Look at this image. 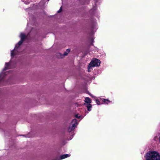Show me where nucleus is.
<instances>
[{"instance_id":"nucleus-10","label":"nucleus","mask_w":160,"mask_h":160,"mask_svg":"<svg viewBox=\"0 0 160 160\" xmlns=\"http://www.w3.org/2000/svg\"><path fill=\"white\" fill-rule=\"evenodd\" d=\"M70 49H67L66 51L63 54V55H62V56H66L69 53V52H70Z\"/></svg>"},{"instance_id":"nucleus-1","label":"nucleus","mask_w":160,"mask_h":160,"mask_svg":"<svg viewBox=\"0 0 160 160\" xmlns=\"http://www.w3.org/2000/svg\"><path fill=\"white\" fill-rule=\"evenodd\" d=\"M20 37L21 39V40L16 45L14 50L11 51V59L14 57L16 58L17 55L19 54L21 52L20 46L24 39L26 38V36L24 33H22L20 34Z\"/></svg>"},{"instance_id":"nucleus-3","label":"nucleus","mask_w":160,"mask_h":160,"mask_svg":"<svg viewBox=\"0 0 160 160\" xmlns=\"http://www.w3.org/2000/svg\"><path fill=\"white\" fill-rule=\"evenodd\" d=\"M100 64V61L98 59H95L92 60L88 67V72L91 71V68L92 67H98L99 66Z\"/></svg>"},{"instance_id":"nucleus-5","label":"nucleus","mask_w":160,"mask_h":160,"mask_svg":"<svg viewBox=\"0 0 160 160\" xmlns=\"http://www.w3.org/2000/svg\"><path fill=\"white\" fill-rule=\"evenodd\" d=\"M84 105L87 108L88 110V111H91V108L92 107V105L91 103H84Z\"/></svg>"},{"instance_id":"nucleus-9","label":"nucleus","mask_w":160,"mask_h":160,"mask_svg":"<svg viewBox=\"0 0 160 160\" xmlns=\"http://www.w3.org/2000/svg\"><path fill=\"white\" fill-rule=\"evenodd\" d=\"M75 127H74L72 125L71 126H70L68 128V131L69 132H71L72 130L74 129Z\"/></svg>"},{"instance_id":"nucleus-15","label":"nucleus","mask_w":160,"mask_h":160,"mask_svg":"<svg viewBox=\"0 0 160 160\" xmlns=\"http://www.w3.org/2000/svg\"><path fill=\"white\" fill-rule=\"evenodd\" d=\"M87 112V113H88V112Z\"/></svg>"},{"instance_id":"nucleus-6","label":"nucleus","mask_w":160,"mask_h":160,"mask_svg":"<svg viewBox=\"0 0 160 160\" xmlns=\"http://www.w3.org/2000/svg\"><path fill=\"white\" fill-rule=\"evenodd\" d=\"M70 156V154H64L60 156V160L65 159L66 158L69 157Z\"/></svg>"},{"instance_id":"nucleus-13","label":"nucleus","mask_w":160,"mask_h":160,"mask_svg":"<svg viewBox=\"0 0 160 160\" xmlns=\"http://www.w3.org/2000/svg\"><path fill=\"white\" fill-rule=\"evenodd\" d=\"M75 117L78 118H80V116H78V115H76L75 116Z\"/></svg>"},{"instance_id":"nucleus-11","label":"nucleus","mask_w":160,"mask_h":160,"mask_svg":"<svg viewBox=\"0 0 160 160\" xmlns=\"http://www.w3.org/2000/svg\"><path fill=\"white\" fill-rule=\"evenodd\" d=\"M96 102L97 104L99 105L100 104V102L99 101V100L98 99H96Z\"/></svg>"},{"instance_id":"nucleus-2","label":"nucleus","mask_w":160,"mask_h":160,"mask_svg":"<svg viewBox=\"0 0 160 160\" xmlns=\"http://www.w3.org/2000/svg\"><path fill=\"white\" fill-rule=\"evenodd\" d=\"M145 160H160V154L157 151H149L144 156Z\"/></svg>"},{"instance_id":"nucleus-8","label":"nucleus","mask_w":160,"mask_h":160,"mask_svg":"<svg viewBox=\"0 0 160 160\" xmlns=\"http://www.w3.org/2000/svg\"><path fill=\"white\" fill-rule=\"evenodd\" d=\"M102 101L103 102V103L108 104V103L111 102V101L108 99H102Z\"/></svg>"},{"instance_id":"nucleus-7","label":"nucleus","mask_w":160,"mask_h":160,"mask_svg":"<svg viewBox=\"0 0 160 160\" xmlns=\"http://www.w3.org/2000/svg\"><path fill=\"white\" fill-rule=\"evenodd\" d=\"M85 103H91V99L88 97H86L85 98Z\"/></svg>"},{"instance_id":"nucleus-14","label":"nucleus","mask_w":160,"mask_h":160,"mask_svg":"<svg viewBox=\"0 0 160 160\" xmlns=\"http://www.w3.org/2000/svg\"><path fill=\"white\" fill-rule=\"evenodd\" d=\"M91 96H92V97H93V96H92L91 95H90Z\"/></svg>"},{"instance_id":"nucleus-4","label":"nucleus","mask_w":160,"mask_h":160,"mask_svg":"<svg viewBox=\"0 0 160 160\" xmlns=\"http://www.w3.org/2000/svg\"><path fill=\"white\" fill-rule=\"evenodd\" d=\"M78 122L77 120L76 119H74L72 120L71 122V124L72 125L76 127L78 125Z\"/></svg>"},{"instance_id":"nucleus-12","label":"nucleus","mask_w":160,"mask_h":160,"mask_svg":"<svg viewBox=\"0 0 160 160\" xmlns=\"http://www.w3.org/2000/svg\"><path fill=\"white\" fill-rule=\"evenodd\" d=\"M62 7H61L59 9V10L58 11V13H59V12H61V10H62Z\"/></svg>"}]
</instances>
